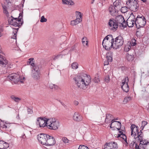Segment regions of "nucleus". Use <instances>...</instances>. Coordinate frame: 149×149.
I'll return each mask as SVG.
<instances>
[{
	"mask_svg": "<svg viewBox=\"0 0 149 149\" xmlns=\"http://www.w3.org/2000/svg\"><path fill=\"white\" fill-rule=\"evenodd\" d=\"M108 24L110 27H112L110 28V29L114 31H115L117 29L118 26L121 29L127 26L125 21L122 15L117 16L115 19H110L109 20Z\"/></svg>",
	"mask_w": 149,
	"mask_h": 149,
	"instance_id": "obj_1",
	"label": "nucleus"
},
{
	"mask_svg": "<svg viewBox=\"0 0 149 149\" xmlns=\"http://www.w3.org/2000/svg\"><path fill=\"white\" fill-rule=\"evenodd\" d=\"M85 78L83 79L81 76H78L73 78L77 86L83 90H85L91 82V78L89 75L85 74Z\"/></svg>",
	"mask_w": 149,
	"mask_h": 149,
	"instance_id": "obj_2",
	"label": "nucleus"
},
{
	"mask_svg": "<svg viewBox=\"0 0 149 149\" xmlns=\"http://www.w3.org/2000/svg\"><path fill=\"white\" fill-rule=\"evenodd\" d=\"M135 25L138 29L143 27L146 23V19L145 17L142 15H138L135 18Z\"/></svg>",
	"mask_w": 149,
	"mask_h": 149,
	"instance_id": "obj_3",
	"label": "nucleus"
},
{
	"mask_svg": "<svg viewBox=\"0 0 149 149\" xmlns=\"http://www.w3.org/2000/svg\"><path fill=\"white\" fill-rule=\"evenodd\" d=\"M111 41L113 43V49H117L120 48L123 45L124 40L122 36L119 35L115 38H112Z\"/></svg>",
	"mask_w": 149,
	"mask_h": 149,
	"instance_id": "obj_4",
	"label": "nucleus"
},
{
	"mask_svg": "<svg viewBox=\"0 0 149 149\" xmlns=\"http://www.w3.org/2000/svg\"><path fill=\"white\" fill-rule=\"evenodd\" d=\"M23 79H21L20 77L18 74L14 73L9 74L7 77L8 80L13 81L15 84L19 81L23 83L24 77H23Z\"/></svg>",
	"mask_w": 149,
	"mask_h": 149,
	"instance_id": "obj_5",
	"label": "nucleus"
},
{
	"mask_svg": "<svg viewBox=\"0 0 149 149\" xmlns=\"http://www.w3.org/2000/svg\"><path fill=\"white\" fill-rule=\"evenodd\" d=\"M42 67V65L39 64L38 66H34L33 67V70L35 71L32 75V77L35 80H38L40 79V70Z\"/></svg>",
	"mask_w": 149,
	"mask_h": 149,
	"instance_id": "obj_6",
	"label": "nucleus"
},
{
	"mask_svg": "<svg viewBox=\"0 0 149 149\" xmlns=\"http://www.w3.org/2000/svg\"><path fill=\"white\" fill-rule=\"evenodd\" d=\"M48 134L40 133L37 135V139L39 142L43 145H45Z\"/></svg>",
	"mask_w": 149,
	"mask_h": 149,
	"instance_id": "obj_7",
	"label": "nucleus"
},
{
	"mask_svg": "<svg viewBox=\"0 0 149 149\" xmlns=\"http://www.w3.org/2000/svg\"><path fill=\"white\" fill-rule=\"evenodd\" d=\"M118 148L117 143L115 142L106 143L104 145V149H117Z\"/></svg>",
	"mask_w": 149,
	"mask_h": 149,
	"instance_id": "obj_8",
	"label": "nucleus"
},
{
	"mask_svg": "<svg viewBox=\"0 0 149 149\" xmlns=\"http://www.w3.org/2000/svg\"><path fill=\"white\" fill-rule=\"evenodd\" d=\"M47 138V139L46 143L45 145L47 146H52L54 145L56 143L55 138L52 136L48 134Z\"/></svg>",
	"mask_w": 149,
	"mask_h": 149,
	"instance_id": "obj_9",
	"label": "nucleus"
},
{
	"mask_svg": "<svg viewBox=\"0 0 149 149\" xmlns=\"http://www.w3.org/2000/svg\"><path fill=\"white\" fill-rule=\"evenodd\" d=\"M58 122L55 121L52 123L51 121L49 120L47 127L50 130H56L58 129Z\"/></svg>",
	"mask_w": 149,
	"mask_h": 149,
	"instance_id": "obj_10",
	"label": "nucleus"
},
{
	"mask_svg": "<svg viewBox=\"0 0 149 149\" xmlns=\"http://www.w3.org/2000/svg\"><path fill=\"white\" fill-rule=\"evenodd\" d=\"M103 47L104 48L105 50L107 51H109L112 48L113 49V43L111 40V42L110 41H106L104 42V44L102 43Z\"/></svg>",
	"mask_w": 149,
	"mask_h": 149,
	"instance_id": "obj_11",
	"label": "nucleus"
},
{
	"mask_svg": "<svg viewBox=\"0 0 149 149\" xmlns=\"http://www.w3.org/2000/svg\"><path fill=\"white\" fill-rule=\"evenodd\" d=\"M139 127L136 126L134 124H132L130 126L131 130V135H133V136L135 137L136 136V133L139 131Z\"/></svg>",
	"mask_w": 149,
	"mask_h": 149,
	"instance_id": "obj_12",
	"label": "nucleus"
},
{
	"mask_svg": "<svg viewBox=\"0 0 149 149\" xmlns=\"http://www.w3.org/2000/svg\"><path fill=\"white\" fill-rule=\"evenodd\" d=\"M8 23L10 25L20 27L23 24V21H22L21 23H17V22L15 21L13 18H9L8 20Z\"/></svg>",
	"mask_w": 149,
	"mask_h": 149,
	"instance_id": "obj_13",
	"label": "nucleus"
},
{
	"mask_svg": "<svg viewBox=\"0 0 149 149\" xmlns=\"http://www.w3.org/2000/svg\"><path fill=\"white\" fill-rule=\"evenodd\" d=\"M132 15L133 16V18L132 19H131V20H129V19H128L126 21V24H127L128 26L129 27H133L134 24H135L136 22H135V16L132 13L131 15Z\"/></svg>",
	"mask_w": 149,
	"mask_h": 149,
	"instance_id": "obj_14",
	"label": "nucleus"
},
{
	"mask_svg": "<svg viewBox=\"0 0 149 149\" xmlns=\"http://www.w3.org/2000/svg\"><path fill=\"white\" fill-rule=\"evenodd\" d=\"M8 61L4 56L0 54V65L3 67L6 66V65H8Z\"/></svg>",
	"mask_w": 149,
	"mask_h": 149,
	"instance_id": "obj_15",
	"label": "nucleus"
},
{
	"mask_svg": "<svg viewBox=\"0 0 149 149\" xmlns=\"http://www.w3.org/2000/svg\"><path fill=\"white\" fill-rule=\"evenodd\" d=\"M49 122H45V121L42 120H39V119L37 120V121L36 122V124L37 125H39L40 127H44L45 126H47L48 124H49Z\"/></svg>",
	"mask_w": 149,
	"mask_h": 149,
	"instance_id": "obj_16",
	"label": "nucleus"
},
{
	"mask_svg": "<svg viewBox=\"0 0 149 149\" xmlns=\"http://www.w3.org/2000/svg\"><path fill=\"white\" fill-rule=\"evenodd\" d=\"M73 119L76 121H80L82 120V116L77 112H75L73 116Z\"/></svg>",
	"mask_w": 149,
	"mask_h": 149,
	"instance_id": "obj_17",
	"label": "nucleus"
},
{
	"mask_svg": "<svg viewBox=\"0 0 149 149\" xmlns=\"http://www.w3.org/2000/svg\"><path fill=\"white\" fill-rule=\"evenodd\" d=\"M140 134H138L136 137H134V139L137 142H142L143 141V132H141V130H140Z\"/></svg>",
	"mask_w": 149,
	"mask_h": 149,
	"instance_id": "obj_18",
	"label": "nucleus"
},
{
	"mask_svg": "<svg viewBox=\"0 0 149 149\" xmlns=\"http://www.w3.org/2000/svg\"><path fill=\"white\" fill-rule=\"evenodd\" d=\"M140 143L138 145L137 143L135 144V149H146V145H147L142 143V142H139Z\"/></svg>",
	"mask_w": 149,
	"mask_h": 149,
	"instance_id": "obj_19",
	"label": "nucleus"
},
{
	"mask_svg": "<svg viewBox=\"0 0 149 149\" xmlns=\"http://www.w3.org/2000/svg\"><path fill=\"white\" fill-rule=\"evenodd\" d=\"M127 81L126 82V84L124 86H121V88L123 91L126 93H127L129 90V87L128 84V82L129 81L128 77H127Z\"/></svg>",
	"mask_w": 149,
	"mask_h": 149,
	"instance_id": "obj_20",
	"label": "nucleus"
},
{
	"mask_svg": "<svg viewBox=\"0 0 149 149\" xmlns=\"http://www.w3.org/2000/svg\"><path fill=\"white\" fill-rule=\"evenodd\" d=\"M106 56L107 60L109 62H111L113 60V52H107L106 54Z\"/></svg>",
	"mask_w": 149,
	"mask_h": 149,
	"instance_id": "obj_21",
	"label": "nucleus"
},
{
	"mask_svg": "<svg viewBox=\"0 0 149 149\" xmlns=\"http://www.w3.org/2000/svg\"><path fill=\"white\" fill-rule=\"evenodd\" d=\"M139 8V5L137 2L133 3L131 6L130 8L134 12L136 11Z\"/></svg>",
	"mask_w": 149,
	"mask_h": 149,
	"instance_id": "obj_22",
	"label": "nucleus"
},
{
	"mask_svg": "<svg viewBox=\"0 0 149 149\" xmlns=\"http://www.w3.org/2000/svg\"><path fill=\"white\" fill-rule=\"evenodd\" d=\"M82 20L80 18L77 17V18L75 20L71 21L70 24L72 25H75L80 22Z\"/></svg>",
	"mask_w": 149,
	"mask_h": 149,
	"instance_id": "obj_23",
	"label": "nucleus"
},
{
	"mask_svg": "<svg viewBox=\"0 0 149 149\" xmlns=\"http://www.w3.org/2000/svg\"><path fill=\"white\" fill-rule=\"evenodd\" d=\"M62 1L63 4L73 5L74 4V2L72 0H62Z\"/></svg>",
	"mask_w": 149,
	"mask_h": 149,
	"instance_id": "obj_24",
	"label": "nucleus"
},
{
	"mask_svg": "<svg viewBox=\"0 0 149 149\" xmlns=\"http://www.w3.org/2000/svg\"><path fill=\"white\" fill-rule=\"evenodd\" d=\"M125 58L126 59L129 61H132L134 59V57L133 55H130L129 54L127 53L126 54Z\"/></svg>",
	"mask_w": 149,
	"mask_h": 149,
	"instance_id": "obj_25",
	"label": "nucleus"
},
{
	"mask_svg": "<svg viewBox=\"0 0 149 149\" xmlns=\"http://www.w3.org/2000/svg\"><path fill=\"white\" fill-rule=\"evenodd\" d=\"M115 7L114 6L113 7L112 6H110V7H109V12L110 13H112V12L114 13H114H118V10H117V11L116 9L115 8Z\"/></svg>",
	"mask_w": 149,
	"mask_h": 149,
	"instance_id": "obj_26",
	"label": "nucleus"
},
{
	"mask_svg": "<svg viewBox=\"0 0 149 149\" xmlns=\"http://www.w3.org/2000/svg\"><path fill=\"white\" fill-rule=\"evenodd\" d=\"M112 115L109 113H107L106 114V118L105 119V122L107 123H110L111 121V120H108L109 118H112Z\"/></svg>",
	"mask_w": 149,
	"mask_h": 149,
	"instance_id": "obj_27",
	"label": "nucleus"
},
{
	"mask_svg": "<svg viewBox=\"0 0 149 149\" xmlns=\"http://www.w3.org/2000/svg\"><path fill=\"white\" fill-rule=\"evenodd\" d=\"M34 59L33 58H30L29 59V61L27 62V63H29V64L32 66L33 69V67L34 66H38V65L33 63V60Z\"/></svg>",
	"mask_w": 149,
	"mask_h": 149,
	"instance_id": "obj_28",
	"label": "nucleus"
},
{
	"mask_svg": "<svg viewBox=\"0 0 149 149\" xmlns=\"http://www.w3.org/2000/svg\"><path fill=\"white\" fill-rule=\"evenodd\" d=\"M82 44L84 46L88 45V41L87 40V38L84 37L82 39Z\"/></svg>",
	"mask_w": 149,
	"mask_h": 149,
	"instance_id": "obj_29",
	"label": "nucleus"
},
{
	"mask_svg": "<svg viewBox=\"0 0 149 149\" xmlns=\"http://www.w3.org/2000/svg\"><path fill=\"white\" fill-rule=\"evenodd\" d=\"M10 97L13 100L16 102H18L19 101L21 100V99L20 98L15 97L14 95H12L10 96Z\"/></svg>",
	"mask_w": 149,
	"mask_h": 149,
	"instance_id": "obj_30",
	"label": "nucleus"
},
{
	"mask_svg": "<svg viewBox=\"0 0 149 149\" xmlns=\"http://www.w3.org/2000/svg\"><path fill=\"white\" fill-rule=\"evenodd\" d=\"M128 9V8L127 7H121L120 10L122 13H124L127 12Z\"/></svg>",
	"mask_w": 149,
	"mask_h": 149,
	"instance_id": "obj_31",
	"label": "nucleus"
},
{
	"mask_svg": "<svg viewBox=\"0 0 149 149\" xmlns=\"http://www.w3.org/2000/svg\"><path fill=\"white\" fill-rule=\"evenodd\" d=\"M49 86L50 88L52 89H57L58 88L57 86L52 83L49 84Z\"/></svg>",
	"mask_w": 149,
	"mask_h": 149,
	"instance_id": "obj_32",
	"label": "nucleus"
},
{
	"mask_svg": "<svg viewBox=\"0 0 149 149\" xmlns=\"http://www.w3.org/2000/svg\"><path fill=\"white\" fill-rule=\"evenodd\" d=\"M109 37H111V39L113 38V36L111 34H109L106 36L104 39L102 41V44H104V42L105 40H108Z\"/></svg>",
	"mask_w": 149,
	"mask_h": 149,
	"instance_id": "obj_33",
	"label": "nucleus"
},
{
	"mask_svg": "<svg viewBox=\"0 0 149 149\" xmlns=\"http://www.w3.org/2000/svg\"><path fill=\"white\" fill-rule=\"evenodd\" d=\"M116 124H117L118 127V128L116 127V129L119 131L121 129V124L120 121H115Z\"/></svg>",
	"mask_w": 149,
	"mask_h": 149,
	"instance_id": "obj_34",
	"label": "nucleus"
},
{
	"mask_svg": "<svg viewBox=\"0 0 149 149\" xmlns=\"http://www.w3.org/2000/svg\"><path fill=\"white\" fill-rule=\"evenodd\" d=\"M72 68L73 69H77L78 68V65L77 63H73L72 64Z\"/></svg>",
	"mask_w": 149,
	"mask_h": 149,
	"instance_id": "obj_35",
	"label": "nucleus"
},
{
	"mask_svg": "<svg viewBox=\"0 0 149 149\" xmlns=\"http://www.w3.org/2000/svg\"><path fill=\"white\" fill-rule=\"evenodd\" d=\"M11 17L13 18L15 21H16V22H17V23H20V22H22V17L21 18H19L18 17L17 18H14L13 17V16H12Z\"/></svg>",
	"mask_w": 149,
	"mask_h": 149,
	"instance_id": "obj_36",
	"label": "nucleus"
},
{
	"mask_svg": "<svg viewBox=\"0 0 149 149\" xmlns=\"http://www.w3.org/2000/svg\"><path fill=\"white\" fill-rule=\"evenodd\" d=\"M39 119V120H42L45 122H49L50 120L49 119L46 118L45 117H39L37 119Z\"/></svg>",
	"mask_w": 149,
	"mask_h": 149,
	"instance_id": "obj_37",
	"label": "nucleus"
},
{
	"mask_svg": "<svg viewBox=\"0 0 149 149\" xmlns=\"http://www.w3.org/2000/svg\"><path fill=\"white\" fill-rule=\"evenodd\" d=\"M131 99L132 98L131 97H126L124 98L123 102H125V103H126L128 101L131 100Z\"/></svg>",
	"mask_w": 149,
	"mask_h": 149,
	"instance_id": "obj_38",
	"label": "nucleus"
},
{
	"mask_svg": "<svg viewBox=\"0 0 149 149\" xmlns=\"http://www.w3.org/2000/svg\"><path fill=\"white\" fill-rule=\"evenodd\" d=\"M0 125L1 127H2V129L3 130L4 129L5 130H6V129H8L9 127H8L7 125L5 124L4 123L2 124V123H0Z\"/></svg>",
	"mask_w": 149,
	"mask_h": 149,
	"instance_id": "obj_39",
	"label": "nucleus"
},
{
	"mask_svg": "<svg viewBox=\"0 0 149 149\" xmlns=\"http://www.w3.org/2000/svg\"><path fill=\"white\" fill-rule=\"evenodd\" d=\"M3 143H3V147L2 148V149H6L9 147V144L7 143L4 141Z\"/></svg>",
	"mask_w": 149,
	"mask_h": 149,
	"instance_id": "obj_40",
	"label": "nucleus"
},
{
	"mask_svg": "<svg viewBox=\"0 0 149 149\" xmlns=\"http://www.w3.org/2000/svg\"><path fill=\"white\" fill-rule=\"evenodd\" d=\"M137 143L138 142L136 140L135 141H132V142L131 143L130 145V148L132 149H133L134 144H135V145L136 143Z\"/></svg>",
	"mask_w": 149,
	"mask_h": 149,
	"instance_id": "obj_41",
	"label": "nucleus"
},
{
	"mask_svg": "<svg viewBox=\"0 0 149 149\" xmlns=\"http://www.w3.org/2000/svg\"><path fill=\"white\" fill-rule=\"evenodd\" d=\"M78 149H89L88 147L85 145H80L78 148Z\"/></svg>",
	"mask_w": 149,
	"mask_h": 149,
	"instance_id": "obj_42",
	"label": "nucleus"
},
{
	"mask_svg": "<svg viewBox=\"0 0 149 149\" xmlns=\"http://www.w3.org/2000/svg\"><path fill=\"white\" fill-rule=\"evenodd\" d=\"M76 14L77 15V18H80L81 19L82 15L80 12L79 11H76Z\"/></svg>",
	"mask_w": 149,
	"mask_h": 149,
	"instance_id": "obj_43",
	"label": "nucleus"
},
{
	"mask_svg": "<svg viewBox=\"0 0 149 149\" xmlns=\"http://www.w3.org/2000/svg\"><path fill=\"white\" fill-rule=\"evenodd\" d=\"M13 33H14V35L12 36L11 38H13L14 39H16L17 31H16V30L15 31H13Z\"/></svg>",
	"mask_w": 149,
	"mask_h": 149,
	"instance_id": "obj_44",
	"label": "nucleus"
},
{
	"mask_svg": "<svg viewBox=\"0 0 149 149\" xmlns=\"http://www.w3.org/2000/svg\"><path fill=\"white\" fill-rule=\"evenodd\" d=\"M47 21V19L45 18L44 16H42L41 18L40 22H46Z\"/></svg>",
	"mask_w": 149,
	"mask_h": 149,
	"instance_id": "obj_45",
	"label": "nucleus"
},
{
	"mask_svg": "<svg viewBox=\"0 0 149 149\" xmlns=\"http://www.w3.org/2000/svg\"><path fill=\"white\" fill-rule=\"evenodd\" d=\"M120 4H121V3L119 1H118V2L116 1L113 3L114 6L116 7H117L118 6H119Z\"/></svg>",
	"mask_w": 149,
	"mask_h": 149,
	"instance_id": "obj_46",
	"label": "nucleus"
},
{
	"mask_svg": "<svg viewBox=\"0 0 149 149\" xmlns=\"http://www.w3.org/2000/svg\"><path fill=\"white\" fill-rule=\"evenodd\" d=\"M104 80L105 82L108 83L109 81V75H107L105 76Z\"/></svg>",
	"mask_w": 149,
	"mask_h": 149,
	"instance_id": "obj_47",
	"label": "nucleus"
},
{
	"mask_svg": "<svg viewBox=\"0 0 149 149\" xmlns=\"http://www.w3.org/2000/svg\"><path fill=\"white\" fill-rule=\"evenodd\" d=\"M136 40L134 39L133 40H132L131 41V45L132 46H135L136 44Z\"/></svg>",
	"mask_w": 149,
	"mask_h": 149,
	"instance_id": "obj_48",
	"label": "nucleus"
},
{
	"mask_svg": "<svg viewBox=\"0 0 149 149\" xmlns=\"http://www.w3.org/2000/svg\"><path fill=\"white\" fill-rule=\"evenodd\" d=\"M62 140L63 142L65 143H68V140L66 137H63L62 138Z\"/></svg>",
	"mask_w": 149,
	"mask_h": 149,
	"instance_id": "obj_49",
	"label": "nucleus"
},
{
	"mask_svg": "<svg viewBox=\"0 0 149 149\" xmlns=\"http://www.w3.org/2000/svg\"><path fill=\"white\" fill-rule=\"evenodd\" d=\"M31 108L32 109H31L30 108H29V107H27V110L28 113H33V111L32 109V108Z\"/></svg>",
	"mask_w": 149,
	"mask_h": 149,
	"instance_id": "obj_50",
	"label": "nucleus"
},
{
	"mask_svg": "<svg viewBox=\"0 0 149 149\" xmlns=\"http://www.w3.org/2000/svg\"><path fill=\"white\" fill-rule=\"evenodd\" d=\"M93 81L95 83H98L100 81L99 79L97 77H95L93 79Z\"/></svg>",
	"mask_w": 149,
	"mask_h": 149,
	"instance_id": "obj_51",
	"label": "nucleus"
},
{
	"mask_svg": "<svg viewBox=\"0 0 149 149\" xmlns=\"http://www.w3.org/2000/svg\"><path fill=\"white\" fill-rule=\"evenodd\" d=\"M142 141H142V143L147 145L148 143H149V142H148L146 139L143 140V138Z\"/></svg>",
	"mask_w": 149,
	"mask_h": 149,
	"instance_id": "obj_52",
	"label": "nucleus"
},
{
	"mask_svg": "<svg viewBox=\"0 0 149 149\" xmlns=\"http://www.w3.org/2000/svg\"><path fill=\"white\" fill-rule=\"evenodd\" d=\"M147 123H148L146 121H142V126L141 127H143V126H144V127H145V126L147 124Z\"/></svg>",
	"mask_w": 149,
	"mask_h": 149,
	"instance_id": "obj_53",
	"label": "nucleus"
},
{
	"mask_svg": "<svg viewBox=\"0 0 149 149\" xmlns=\"http://www.w3.org/2000/svg\"><path fill=\"white\" fill-rule=\"evenodd\" d=\"M4 141L3 140H0V149H2Z\"/></svg>",
	"mask_w": 149,
	"mask_h": 149,
	"instance_id": "obj_54",
	"label": "nucleus"
},
{
	"mask_svg": "<svg viewBox=\"0 0 149 149\" xmlns=\"http://www.w3.org/2000/svg\"><path fill=\"white\" fill-rule=\"evenodd\" d=\"M123 130L122 129L121 130H120L119 131V132L120 133L121 135H122V137H124V136H125V134H124L123 132H122Z\"/></svg>",
	"mask_w": 149,
	"mask_h": 149,
	"instance_id": "obj_55",
	"label": "nucleus"
},
{
	"mask_svg": "<svg viewBox=\"0 0 149 149\" xmlns=\"http://www.w3.org/2000/svg\"><path fill=\"white\" fill-rule=\"evenodd\" d=\"M56 100H57L58 101H59L61 103V104L63 106H64L65 107L66 106L65 105V104L63 102H61V101L59 99H56Z\"/></svg>",
	"mask_w": 149,
	"mask_h": 149,
	"instance_id": "obj_56",
	"label": "nucleus"
},
{
	"mask_svg": "<svg viewBox=\"0 0 149 149\" xmlns=\"http://www.w3.org/2000/svg\"><path fill=\"white\" fill-rule=\"evenodd\" d=\"M3 13H5L6 16L7 17H8V16H9V13L8 12V11H7V10H5L4 11H3Z\"/></svg>",
	"mask_w": 149,
	"mask_h": 149,
	"instance_id": "obj_57",
	"label": "nucleus"
},
{
	"mask_svg": "<svg viewBox=\"0 0 149 149\" xmlns=\"http://www.w3.org/2000/svg\"><path fill=\"white\" fill-rule=\"evenodd\" d=\"M61 56L60 54L57 55V56H55L54 57V58L53 59V60H56V59H57L59 57Z\"/></svg>",
	"mask_w": 149,
	"mask_h": 149,
	"instance_id": "obj_58",
	"label": "nucleus"
},
{
	"mask_svg": "<svg viewBox=\"0 0 149 149\" xmlns=\"http://www.w3.org/2000/svg\"><path fill=\"white\" fill-rule=\"evenodd\" d=\"M125 136V138H124V137H121V138H122V139L124 140L125 143H127V138L126 136L125 135V136Z\"/></svg>",
	"mask_w": 149,
	"mask_h": 149,
	"instance_id": "obj_59",
	"label": "nucleus"
},
{
	"mask_svg": "<svg viewBox=\"0 0 149 149\" xmlns=\"http://www.w3.org/2000/svg\"><path fill=\"white\" fill-rule=\"evenodd\" d=\"M127 79V77L126 78H125V81H124L122 82V84L123 85L122 86H124L126 84V82H127L126 81V79Z\"/></svg>",
	"mask_w": 149,
	"mask_h": 149,
	"instance_id": "obj_60",
	"label": "nucleus"
},
{
	"mask_svg": "<svg viewBox=\"0 0 149 149\" xmlns=\"http://www.w3.org/2000/svg\"><path fill=\"white\" fill-rule=\"evenodd\" d=\"M17 7H18V9L20 11V10H21L22 9V6L21 4H20L19 5L17 6Z\"/></svg>",
	"mask_w": 149,
	"mask_h": 149,
	"instance_id": "obj_61",
	"label": "nucleus"
},
{
	"mask_svg": "<svg viewBox=\"0 0 149 149\" xmlns=\"http://www.w3.org/2000/svg\"><path fill=\"white\" fill-rule=\"evenodd\" d=\"M109 61H108V60L104 61V65H108L109 64Z\"/></svg>",
	"mask_w": 149,
	"mask_h": 149,
	"instance_id": "obj_62",
	"label": "nucleus"
},
{
	"mask_svg": "<svg viewBox=\"0 0 149 149\" xmlns=\"http://www.w3.org/2000/svg\"><path fill=\"white\" fill-rule=\"evenodd\" d=\"M2 7H3V11H4L5 10H7V8L5 6H4V5Z\"/></svg>",
	"mask_w": 149,
	"mask_h": 149,
	"instance_id": "obj_63",
	"label": "nucleus"
},
{
	"mask_svg": "<svg viewBox=\"0 0 149 149\" xmlns=\"http://www.w3.org/2000/svg\"><path fill=\"white\" fill-rule=\"evenodd\" d=\"M79 102L77 101H75L74 102V104L75 105H78Z\"/></svg>",
	"mask_w": 149,
	"mask_h": 149,
	"instance_id": "obj_64",
	"label": "nucleus"
}]
</instances>
